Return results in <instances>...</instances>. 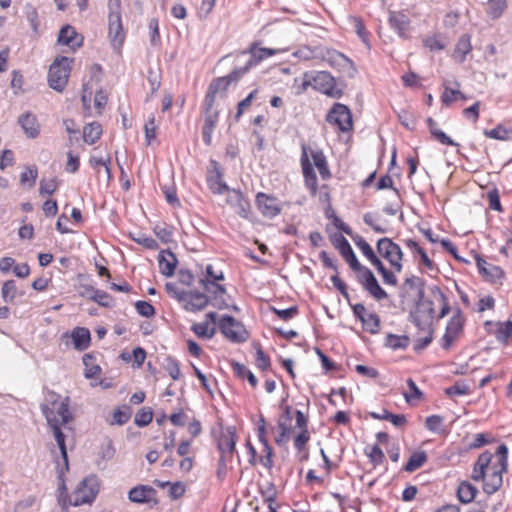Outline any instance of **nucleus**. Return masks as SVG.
Masks as SVG:
<instances>
[{
    "mask_svg": "<svg viewBox=\"0 0 512 512\" xmlns=\"http://www.w3.org/2000/svg\"><path fill=\"white\" fill-rule=\"evenodd\" d=\"M18 123L28 138L34 139L39 135L40 124L37 117L31 112H26L20 115Z\"/></svg>",
    "mask_w": 512,
    "mask_h": 512,
    "instance_id": "obj_24",
    "label": "nucleus"
},
{
    "mask_svg": "<svg viewBox=\"0 0 512 512\" xmlns=\"http://www.w3.org/2000/svg\"><path fill=\"white\" fill-rule=\"evenodd\" d=\"M378 253L385 258L395 270V272L402 271L403 252L400 246L394 243L390 238H381L377 242Z\"/></svg>",
    "mask_w": 512,
    "mask_h": 512,
    "instance_id": "obj_11",
    "label": "nucleus"
},
{
    "mask_svg": "<svg viewBox=\"0 0 512 512\" xmlns=\"http://www.w3.org/2000/svg\"><path fill=\"white\" fill-rule=\"evenodd\" d=\"M476 261L479 272L488 281L495 282L503 276V271L500 267L488 263L486 260L479 256H477Z\"/></svg>",
    "mask_w": 512,
    "mask_h": 512,
    "instance_id": "obj_28",
    "label": "nucleus"
},
{
    "mask_svg": "<svg viewBox=\"0 0 512 512\" xmlns=\"http://www.w3.org/2000/svg\"><path fill=\"white\" fill-rule=\"evenodd\" d=\"M191 330L199 337L211 339L216 334L215 325H210L208 321L202 323H195L192 325Z\"/></svg>",
    "mask_w": 512,
    "mask_h": 512,
    "instance_id": "obj_37",
    "label": "nucleus"
},
{
    "mask_svg": "<svg viewBox=\"0 0 512 512\" xmlns=\"http://www.w3.org/2000/svg\"><path fill=\"white\" fill-rule=\"evenodd\" d=\"M235 432L231 427L223 430L218 439V449L221 453L220 457L231 459L235 451Z\"/></svg>",
    "mask_w": 512,
    "mask_h": 512,
    "instance_id": "obj_22",
    "label": "nucleus"
},
{
    "mask_svg": "<svg viewBox=\"0 0 512 512\" xmlns=\"http://www.w3.org/2000/svg\"><path fill=\"white\" fill-rule=\"evenodd\" d=\"M477 492L478 490L475 486L469 482L464 481L460 483L458 487L457 496L460 502L468 504L474 500Z\"/></svg>",
    "mask_w": 512,
    "mask_h": 512,
    "instance_id": "obj_35",
    "label": "nucleus"
},
{
    "mask_svg": "<svg viewBox=\"0 0 512 512\" xmlns=\"http://www.w3.org/2000/svg\"><path fill=\"white\" fill-rule=\"evenodd\" d=\"M99 492V481L96 476L84 478L71 496V504L81 506L91 503Z\"/></svg>",
    "mask_w": 512,
    "mask_h": 512,
    "instance_id": "obj_8",
    "label": "nucleus"
},
{
    "mask_svg": "<svg viewBox=\"0 0 512 512\" xmlns=\"http://www.w3.org/2000/svg\"><path fill=\"white\" fill-rule=\"evenodd\" d=\"M472 50L471 39L467 34L462 35L455 47L453 58L462 63L465 61L466 55Z\"/></svg>",
    "mask_w": 512,
    "mask_h": 512,
    "instance_id": "obj_31",
    "label": "nucleus"
},
{
    "mask_svg": "<svg viewBox=\"0 0 512 512\" xmlns=\"http://www.w3.org/2000/svg\"><path fill=\"white\" fill-rule=\"evenodd\" d=\"M58 180L55 177L42 178L39 185L41 195H52L58 188Z\"/></svg>",
    "mask_w": 512,
    "mask_h": 512,
    "instance_id": "obj_51",
    "label": "nucleus"
},
{
    "mask_svg": "<svg viewBox=\"0 0 512 512\" xmlns=\"http://www.w3.org/2000/svg\"><path fill=\"white\" fill-rule=\"evenodd\" d=\"M293 55L304 61H309L313 59H319L321 54V47H309V46H303L297 49Z\"/></svg>",
    "mask_w": 512,
    "mask_h": 512,
    "instance_id": "obj_39",
    "label": "nucleus"
},
{
    "mask_svg": "<svg viewBox=\"0 0 512 512\" xmlns=\"http://www.w3.org/2000/svg\"><path fill=\"white\" fill-rule=\"evenodd\" d=\"M156 129H157V125L155 123V117L151 116V117H149V119L147 120V122H146V124L144 126L145 138H146V141H147L148 145H150L151 141L153 139H155V137H156Z\"/></svg>",
    "mask_w": 512,
    "mask_h": 512,
    "instance_id": "obj_58",
    "label": "nucleus"
},
{
    "mask_svg": "<svg viewBox=\"0 0 512 512\" xmlns=\"http://www.w3.org/2000/svg\"><path fill=\"white\" fill-rule=\"evenodd\" d=\"M58 42L74 51L82 46L83 37L76 32L74 27L66 25L59 32Z\"/></svg>",
    "mask_w": 512,
    "mask_h": 512,
    "instance_id": "obj_23",
    "label": "nucleus"
},
{
    "mask_svg": "<svg viewBox=\"0 0 512 512\" xmlns=\"http://www.w3.org/2000/svg\"><path fill=\"white\" fill-rule=\"evenodd\" d=\"M485 325L487 327H491V329L488 330L489 333L493 334L495 338L501 343L506 344L509 337L512 335V321L496 323L487 321Z\"/></svg>",
    "mask_w": 512,
    "mask_h": 512,
    "instance_id": "obj_26",
    "label": "nucleus"
},
{
    "mask_svg": "<svg viewBox=\"0 0 512 512\" xmlns=\"http://www.w3.org/2000/svg\"><path fill=\"white\" fill-rule=\"evenodd\" d=\"M327 121L336 125L340 131L347 132L353 127L352 115L349 108L341 103H336L327 115Z\"/></svg>",
    "mask_w": 512,
    "mask_h": 512,
    "instance_id": "obj_13",
    "label": "nucleus"
},
{
    "mask_svg": "<svg viewBox=\"0 0 512 512\" xmlns=\"http://www.w3.org/2000/svg\"><path fill=\"white\" fill-rule=\"evenodd\" d=\"M427 461V455L424 451H417L414 452L406 465L404 466V470L406 472H414L415 470L419 469L424 465V463Z\"/></svg>",
    "mask_w": 512,
    "mask_h": 512,
    "instance_id": "obj_40",
    "label": "nucleus"
},
{
    "mask_svg": "<svg viewBox=\"0 0 512 512\" xmlns=\"http://www.w3.org/2000/svg\"><path fill=\"white\" fill-rule=\"evenodd\" d=\"M158 263L160 272L166 277H171L175 273L178 261L171 251L163 250L159 253Z\"/></svg>",
    "mask_w": 512,
    "mask_h": 512,
    "instance_id": "obj_27",
    "label": "nucleus"
},
{
    "mask_svg": "<svg viewBox=\"0 0 512 512\" xmlns=\"http://www.w3.org/2000/svg\"><path fill=\"white\" fill-rule=\"evenodd\" d=\"M91 340L90 331L87 328L77 327L72 332V341L74 347L79 350L86 349Z\"/></svg>",
    "mask_w": 512,
    "mask_h": 512,
    "instance_id": "obj_32",
    "label": "nucleus"
},
{
    "mask_svg": "<svg viewBox=\"0 0 512 512\" xmlns=\"http://www.w3.org/2000/svg\"><path fill=\"white\" fill-rule=\"evenodd\" d=\"M496 457L497 461L492 463L491 452L481 453L474 464L471 476L474 481H483V490L488 495L494 494L502 486V475L508 467V448L505 444L498 446Z\"/></svg>",
    "mask_w": 512,
    "mask_h": 512,
    "instance_id": "obj_1",
    "label": "nucleus"
},
{
    "mask_svg": "<svg viewBox=\"0 0 512 512\" xmlns=\"http://www.w3.org/2000/svg\"><path fill=\"white\" fill-rule=\"evenodd\" d=\"M1 295L5 302H13L17 297V287L14 280L5 281L2 285Z\"/></svg>",
    "mask_w": 512,
    "mask_h": 512,
    "instance_id": "obj_48",
    "label": "nucleus"
},
{
    "mask_svg": "<svg viewBox=\"0 0 512 512\" xmlns=\"http://www.w3.org/2000/svg\"><path fill=\"white\" fill-rule=\"evenodd\" d=\"M149 31H150V42L152 45H158L160 43L159 24L156 18L149 20Z\"/></svg>",
    "mask_w": 512,
    "mask_h": 512,
    "instance_id": "obj_59",
    "label": "nucleus"
},
{
    "mask_svg": "<svg viewBox=\"0 0 512 512\" xmlns=\"http://www.w3.org/2000/svg\"><path fill=\"white\" fill-rule=\"evenodd\" d=\"M344 259L346 260V262L349 264L350 268L356 272H358V275L359 274H362L364 272L365 269H368L367 267L361 265L354 253V251L352 250L351 252H349V254H347Z\"/></svg>",
    "mask_w": 512,
    "mask_h": 512,
    "instance_id": "obj_60",
    "label": "nucleus"
},
{
    "mask_svg": "<svg viewBox=\"0 0 512 512\" xmlns=\"http://www.w3.org/2000/svg\"><path fill=\"white\" fill-rule=\"evenodd\" d=\"M443 418L439 415H431L426 418L425 426L432 432H438L442 425Z\"/></svg>",
    "mask_w": 512,
    "mask_h": 512,
    "instance_id": "obj_64",
    "label": "nucleus"
},
{
    "mask_svg": "<svg viewBox=\"0 0 512 512\" xmlns=\"http://www.w3.org/2000/svg\"><path fill=\"white\" fill-rule=\"evenodd\" d=\"M389 24L400 37L406 36V31L409 25V19L407 16L400 12L391 11L389 13Z\"/></svg>",
    "mask_w": 512,
    "mask_h": 512,
    "instance_id": "obj_30",
    "label": "nucleus"
},
{
    "mask_svg": "<svg viewBox=\"0 0 512 512\" xmlns=\"http://www.w3.org/2000/svg\"><path fill=\"white\" fill-rule=\"evenodd\" d=\"M91 299L103 307H110L113 301L107 292L101 290H95Z\"/></svg>",
    "mask_w": 512,
    "mask_h": 512,
    "instance_id": "obj_56",
    "label": "nucleus"
},
{
    "mask_svg": "<svg viewBox=\"0 0 512 512\" xmlns=\"http://www.w3.org/2000/svg\"><path fill=\"white\" fill-rule=\"evenodd\" d=\"M153 419V412L149 407L141 408L134 419V422L139 427L147 426Z\"/></svg>",
    "mask_w": 512,
    "mask_h": 512,
    "instance_id": "obj_52",
    "label": "nucleus"
},
{
    "mask_svg": "<svg viewBox=\"0 0 512 512\" xmlns=\"http://www.w3.org/2000/svg\"><path fill=\"white\" fill-rule=\"evenodd\" d=\"M102 135V126L98 122L87 124L83 129V140L85 143L92 145Z\"/></svg>",
    "mask_w": 512,
    "mask_h": 512,
    "instance_id": "obj_34",
    "label": "nucleus"
},
{
    "mask_svg": "<svg viewBox=\"0 0 512 512\" xmlns=\"http://www.w3.org/2000/svg\"><path fill=\"white\" fill-rule=\"evenodd\" d=\"M291 421H292V408L287 405L283 408V413L278 419L277 426L279 434L275 437V442L278 446L285 445L290 438L291 434Z\"/></svg>",
    "mask_w": 512,
    "mask_h": 512,
    "instance_id": "obj_18",
    "label": "nucleus"
},
{
    "mask_svg": "<svg viewBox=\"0 0 512 512\" xmlns=\"http://www.w3.org/2000/svg\"><path fill=\"white\" fill-rule=\"evenodd\" d=\"M321 54L319 59L327 62L331 67L337 69L351 68L356 71L354 63L344 54L334 50L321 47Z\"/></svg>",
    "mask_w": 512,
    "mask_h": 512,
    "instance_id": "obj_17",
    "label": "nucleus"
},
{
    "mask_svg": "<svg viewBox=\"0 0 512 512\" xmlns=\"http://www.w3.org/2000/svg\"><path fill=\"white\" fill-rule=\"evenodd\" d=\"M426 122L429 127V131L435 140L443 145L458 146L457 143L438 128L437 123L433 118L429 117Z\"/></svg>",
    "mask_w": 512,
    "mask_h": 512,
    "instance_id": "obj_33",
    "label": "nucleus"
},
{
    "mask_svg": "<svg viewBox=\"0 0 512 512\" xmlns=\"http://www.w3.org/2000/svg\"><path fill=\"white\" fill-rule=\"evenodd\" d=\"M350 22L353 24L357 35L361 38L363 43L369 47V33L365 28V25L363 23V20L360 17L352 16L350 17Z\"/></svg>",
    "mask_w": 512,
    "mask_h": 512,
    "instance_id": "obj_49",
    "label": "nucleus"
},
{
    "mask_svg": "<svg viewBox=\"0 0 512 512\" xmlns=\"http://www.w3.org/2000/svg\"><path fill=\"white\" fill-rule=\"evenodd\" d=\"M165 289L167 291V293L171 296H173L174 298H176L179 302H182L184 303V301H186V298H187V294H188V291H184V290H179L178 288H176V286L172 283H167L165 285Z\"/></svg>",
    "mask_w": 512,
    "mask_h": 512,
    "instance_id": "obj_61",
    "label": "nucleus"
},
{
    "mask_svg": "<svg viewBox=\"0 0 512 512\" xmlns=\"http://www.w3.org/2000/svg\"><path fill=\"white\" fill-rule=\"evenodd\" d=\"M409 345V338L407 336H397L390 334L386 338V346L396 350L404 349Z\"/></svg>",
    "mask_w": 512,
    "mask_h": 512,
    "instance_id": "obj_50",
    "label": "nucleus"
},
{
    "mask_svg": "<svg viewBox=\"0 0 512 512\" xmlns=\"http://www.w3.org/2000/svg\"><path fill=\"white\" fill-rule=\"evenodd\" d=\"M464 318L460 310H457L451 320L448 322L446 331L450 334L458 336L463 329Z\"/></svg>",
    "mask_w": 512,
    "mask_h": 512,
    "instance_id": "obj_45",
    "label": "nucleus"
},
{
    "mask_svg": "<svg viewBox=\"0 0 512 512\" xmlns=\"http://www.w3.org/2000/svg\"><path fill=\"white\" fill-rule=\"evenodd\" d=\"M219 330L233 343H242L249 338V333L244 325L229 315H225L219 320Z\"/></svg>",
    "mask_w": 512,
    "mask_h": 512,
    "instance_id": "obj_10",
    "label": "nucleus"
},
{
    "mask_svg": "<svg viewBox=\"0 0 512 512\" xmlns=\"http://www.w3.org/2000/svg\"><path fill=\"white\" fill-rule=\"evenodd\" d=\"M226 203L234 209L237 215L242 218H248L251 206L248 199L244 197L242 192L235 189L228 190Z\"/></svg>",
    "mask_w": 512,
    "mask_h": 512,
    "instance_id": "obj_19",
    "label": "nucleus"
},
{
    "mask_svg": "<svg viewBox=\"0 0 512 512\" xmlns=\"http://www.w3.org/2000/svg\"><path fill=\"white\" fill-rule=\"evenodd\" d=\"M414 301L415 307L410 313V318L419 330H427L432 327L434 315L433 302L424 296L416 298Z\"/></svg>",
    "mask_w": 512,
    "mask_h": 512,
    "instance_id": "obj_7",
    "label": "nucleus"
},
{
    "mask_svg": "<svg viewBox=\"0 0 512 512\" xmlns=\"http://www.w3.org/2000/svg\"><path fill=\"white\" fill-rule=\"evenodd\" d=\"M331 242L339 250L343 258L353 250L348 240L340 233H335L331 236Z\"/></svg>",
    "mask_w": 512,
    "mask_h": 512,
    "instance_id": "obj_44",
    "label": "nucleus"
},
{
    "mask_svg": "<svg viewBox=\"0 0 512 512\" xmlns=\"http://www.w3.org/2000/svg\"><path fill=\"white\" fill-rule=\"evenodd\" d=\"M367 455L375 466L382 464L385 458L383 451L378 445L372 446Z\"/></svg>",
    "mask_w": 512,
    "mask_h": 512,
    "instance_id": "obj_62",
    "label": "nucleus"
},
{
    "mask_svg": "<svg viewBox=\"0 0 512 512\" xmlns=\"http://www.w3.org/2000/svg\"><path fill=\"white\" fill-rule=\"evenodd\" d=\"M230 82L227 78H218L214 80L208 88L204 101L205 120L202 129L203 141L206 145H210L212 141V133L217 126L219 113L213 110L217 93L222 89L226 90Z\"/></svg>",
    "mask_w": 512,
    "mask_h": 512,
    "instance_id": "obj_3",
    "label": "nucleus"
},
{
    "mask_svg": "<svg viewBox=\"0 0 512 512\" xmlns=\"http://www.w3.org/2000/svg\"><path fill=\"white\" fill-rule=\"evenodd\" d=\"M484 134L492 139L509 141L512 140V129H506L505 127L498 125L491 130H485Z\"/></svg>",
    "mask_w": 512,
    "mask_h": 512,
    "instance_id": "obj_43",
    "label": "nucleus"
},
{
    "mask_svg": "<svg viewBox=\"0 0 512 512\" xmlns=\"http://www.w3.org/2000/svg\"><path fill=\"white\" fill-rule=\"evenodd\" d=\"M361 322L363 328L372 334L377 333L380 329V319L376 313H368Z\"/></svg>",
    "mask_w": 512,
    "mask_h": 512,
    "instance_id": "obj_47",
    "label": "nucleus"
},
{
    "mask_svg": "<svg viewBox=\"0 0 512 512\" xmlns=\"http://www.w3.org/2000/svg\"><path fill=\"white\" fill-rule=\"evenodd\" d=\"M155 493L156 492L152 487L146 486V485H141V486L132 488L129 491L128 497H129L130 501L135 502V503H147L152 500Z\"/></svg>",
    "mask_w": 512,
    "mask_h": 512,
    "instance_id": "obj_29",
    "label": "nucleus"
},
{
    "mask_svg": "<svg viewBox=\"0 0 512 512\" xmlns=\"http://www.w3.org/2000/svg\"><path fill=\"white\" fill-rule=\"evenodd\" d=\"M217 282L218 281L210 280L208 277H201L199 279V283L203 289L212 295L209 297L212 305L217 309H226L229 307L224 298V295L226 294V288Z\"/></svg>",
    "mask_w": 512,
    "mask_h": 512,
    "instance_id": "obj_14",
    "label": "nucleus"
},
{
    "mask_svg": "<svg viewBox=\"0 0 512 512\" xmlns=\"http://www.w3.org/2000/svg\"><path fill=\"white\" fill-rule=\"evenodd\" d=\"M405 244L411 251L417 253V255L420 256L421 262L425 267H427L429 270H432L434 268V263L428 257L427 253L418 245L417 242H415L412 239H407L405 240Z\"/></svg>",
    "mask_w": 512,
    "mask_h": 512,
    "instance_id": "obj_42",
    "label": "nucleus"
},
{
    "mask_svg": "<svg viewBox=\"0 0 512 512\" xmlns=\"http://www.w3.org/2000/svg\"><path fill=\"white\" fill-rule=\"evenodd\" d=\"M135 308L138 314L143 317L149 318L155 315V309L149 302L137 301L135 303Z\"/></svg>",
    "mask_w": 512,
    "mask_h": 512,
    "instance_id": "obj_57",
    "label": "nucleus"
},
{
    "mask_svg": "<svg viewBox=\"0 0 512 512\" xmlns=\"http://www.w3.org/2000/svg\"><path fill=\"white\" fill-rule=\"evenodd\" d=\"M358 280L363 288L377 301L384 300L388 297V294L379 285L376 277L370 269H365L362 274H359Z\"/></svg>",
    "mask_w": 512,
    "mask_h": 512,
    "instance_id": "obj_15",
    "label": "nucleus"
},
{
    "mask_svg": "<svg viewBox=\"0 0 512 512\" xmlns=\"http://www.w3.org/2000/svg\"><path fill=\"white\" fill-rule=\"evenodd\" d=\"M470 392L469 385L463 382H456L454 385L445 389V393L449 396H462Z\"/></svg>",
    "mask_w": 512,
    "mask_h": 512,
    "instance_id": "obj_54",
    "label": "nucleus"
},
{
    "mask_svg": "<svg viewBox=\"0 0 512 512\" xmlns=\"http://www.w3.org/2000/svg\"><path fill=\"white\" fill-rule=\"evenodd\" d=\"M424 286L425 283L422 278L411 275L400 286V296L402 298L410 297L413 300L422 297L425 294Z\"/></svg>",
    "mask_w": 512,
    "mask_h": 512,
    "instance_id": "obj_16",
    "label": "nucleus"
},
{
    "mask_svg": "<svg viewBox=\"0 0 512 512\" xmlns=\"http://www.w3.org/2000/svg\"><path fill=\"white\" fill-rule=\"evenodd\" d=\"M443 86L444 92L441 95V101L444 105L449 106L451 103L457 101L458 99H466V96L461 91L458 89L450 88L447 81L443 83Z\"/></svg>",
    "mask_w": 512,
    "mask_h": 512,
    "instance_id": "obj_38",
    "label": "nucleus"
},
{
    "mask_svg": "<svg viewBox=\"0 0 512 512\" xmlns=\"http://www.w3.org/2000/svg\"><path fill=\"white\" fill-rule=\"evenodd\" d=\"M355 243L357 247L361 250L363 255L367 257L369 261H372L375 257H377L372 247L367 243V241L364 238L359 236L357 239H355Z\"/></svg>",
    "mask_w": 512,
    "mask_h": 512,
    "instance_id": "obj_55",
    "label": "nucleus"
},
{
    "mask_svg": "<svg viewBox=\"0 0 512 512\" xmlns=\"http://www.w3.org/2000/svg\"><path fill=\"white\" fill-rule=\"evenodd\" d=\"M301 153V167L303 171L304 181L306 187L310 190L312 196L317 194V176L313 169V164L319 170L322 179L327 180L331 178L326 157L321 150H310L303 144Z\"/></svg>",
    "mask_w": 512,
    "mask_h": 512,
    "instance_id": "obj_2",
    "label": "nucleus"
},
{
    "mask_svg": "<svg viewBox=\"0 0 512 512\" xmlns=\"http://www.w3.org/2000/svg\"><path fill=\"white\" fill-rule=\"evenodd\" d=\"M71 63L72 59L60 57L56 58L50 65L48 84L52 89L58 92H62L65 89L71 71Z\"/></svg>",
    "mask_w": 512,
    "mask_h": 512,
    "instance_id": "obj_6",
    "label": "nucleus"
},
{
    "mask_svg": "<svg viewBox=\"0 0 512 512\" xmlns=\"http://www.w3.org/2000/svg\"><path fill=\"white\" fill-rule=\"evenodd\" d=\"M40 409L43 415L44 411L51 412L60 426L65 427L73 420V415L69 410V397L61 400V396L51 390H47Z\"/></svg>",
    "mask_w": 512,
    "mask_h": 512,
    "instance_id": "obj_5",
    "label": "nucleus"
},
{
    "mask_svg": "<svg viewBox=\"0 0 512 512\" xmlns=\"http://www.w3.org/2000/svg\"><path fill=\"white\" fill-rule=\"evenodd\" d=\"M211 302L210 298L200 292L189 291L186 301H184V309L189 312H197L203 310Z\"/></svg>",
    "mask_w": 512,
    "mask_h": 512,
    "instance_id": "obj_25",
    "label": "nucleus"
},
{
    "mask_svg": "<svg viewBox=\"0 0 512 512\" xmlns=\"http://www.w3.org/2000/svg\"><path fill=\"white\" fill-rule=\"evenodd\" d=\"M109 8V25L108 33L110 40L114 47L122 46L125 33L123 30L122 19H121V3L118 4L116 0H112Z\"/></svg>",
    "mask_w": 512,
    "mask_h": 512,
    "instance_id": "obj_9",
    "label": "nucleus"
},
{
    "mask_svg": "<svg viewBox=\"0 0 512 512\" xmlns=\"http://www.w3.org/2000/svg\"><path fill=\"white\" fill-rule=\"evenodd\" d=\"M132 415V409L128 405H123L114 410L110 421L111 425H124L129 421Z\"/></svg>",
    "mask_w": 512,
    "mask_h": 512,
    "instance_id": "obj_36",
    "label": "nucleus"
},
{
    "mask_svg": "<svg viewBox=\"0 0 512 512\" xmlns=\"http://www.w3.org/2000/svg\"><path fill=\"white\" fill-rule=\"evenodd\" d=\"M231 366L233 368V371L239 376L240 378L247 379L249 384L255 388L258 384L257 378L255 375L243 364H240L238 362L233 361L231 363Z\"/></svg>",
    "mask_w": 512,
    "mask_h": 512,
    "instance_id": "obj_41",
    "label": "nucleus"
},
{
    "mask_svg": "<svg viewBox=\"0 0 512 512\" xmlns=\"http://www.w3.org/2000/svg\"><path fill=\"white\" fill-rule=\"evenodd\" d=\"M277 52H278V50H276V49L258 47L257 43H253L249 48V53L251 55V59L246 64V66L243 68L234 69L225 78H227L230 83L232 81H237L249 70V68L251 66L256 65L259 62H261L262 60L277 54Z\"/></svg>",
    "mask_w": 512,
    "mask_h": 512,
    "instance_id": "obj_12",
    "label": "nucleus"
},
{
    "mask_svg": "<svg viewBox=\"0 0 512 512\" xmlns=\"http://www.w3.org/2000/svg\"><path fill=\"white\" fill-rule=\"evenodd\" d=\"M256 366L261 370H267L270 366V359L259 346L256 351Z\"/></svg>",
    "mask_w": 512,
    "mask_h": 512,
    "instance_id": "obj_63",
    "label": "nucleus"
},
{
    "mask_svg": "<svg viewBox=\"0 0 512 512\" xmlns=\"http://www.w3.org/2000/svg\"><path fill=\"white\" fill-rule=\"evenodd\" d=\"M256 205L264 217L273 218L281 212L277 199L262 192L256 195Z\"/></svg>",
    "mask_w": 512,
    "mask_h": 512,
    "instance_id": "obj_20",
    "label": "nucleus"
},
{
    "mask_svg": "<svg viewBox=\"0 0 512 512\" xmlns=\"http://www.w3.org/2000/svg\"><path fill=\"white\" fill-rule=\"evenodd\" d=\"M44 417L47 421L48 427L51 429L52 434L57 442V445L60 449L62 458L64 460V463L66 467L68 466V456H67V450L65 445V435L61 430L60 425H58L57 420L54 418L51 412L44 411Z\"/></svg>",
    "mask_w": 512,
    "mask_h": 512,
    "instance_id": "obj_21",
    "label": "nucleus"
},
{
    "mask_svg": "<svg viewBox=\"0 0 512 512\" xmlns=\"http://www.w3.org/2000/svg\"><path fill=\"white\" fill-rule=\"evenodd\" d=\"M37 177L38 169L36 166L26 167L25 171L20 175V183L23 186L27 185L28 188H32L35 185Z\"/></svg>",
    "mask_w": 512,
    "mask_h": 512,
    "instance_id": "obj_46",
    "label": "nucleus"
},
{
    "mask_svg": "<svg viewBox=\"0 0 512 512\" xmlns=\"http://www.w3.org/2000/svg\"><path fill=\"white\" fill-rule=\"evenodd\" d=\"M489 15L492 18H498L506 8V0H489Z\"/></svg>",
    "mask_w": 512,
    "mask_h": 512,
    "instance_id": "obj_53",
    "label": "nucleus"
},
{
    "mask_svg": "<svg viewBox=\"0 0 512 512\" xmlns=\"http://www.w3.org/2000/svg\"><path fill=\"white\" fill-rule=\"evenodd\" d=\"M308 87H313L315 90L332 98H340L342 96V90L337 88L335 78L326 71L305 72L298 93L306 91Z\"/></svg>",
    "mask_w": 512,
    "mask_h": 512,
    "instance_id": "obj_4",
    "label": "nucleus"
}]
</instances>
